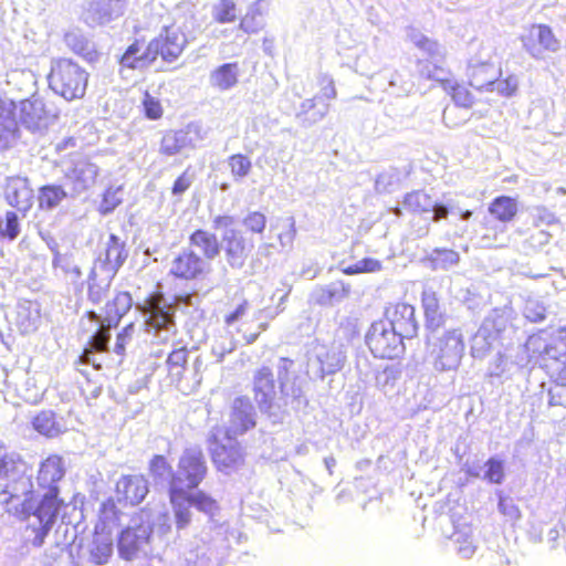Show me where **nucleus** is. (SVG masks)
<instances>
[{"label": "nucleus", "mask_w": 566, "mask_h": 566, "mask_svg": "<svg viewBox=\"0 0 566 566\" xmlns=\"http://www.w3.org/2000/svg\"><path fill=\"white\" fill-rule=\"evenodd\" d=\"M294 360L281 357L276 365L280 392L275 389L274 375L269 367H261L253 377L254 399L273 422H281L287 407L298 411L307 405L303 380L294 370Z\"/></svg>", "instance_id": "1"}, {"label": "nucleus", "mask_w": 566, "mask_h": 566, "mask_svg": "<svg viewBox=\"0 0 566 566\" xmlns=\"http://www.w3.org/2000/svg\"><path fill=\"white\" fill-rule=\"evenodd\" d=\"M516 333L509 317L499 310L488 315L475 334L471 337V355L474 359H484L491 352H496L495 359L489 370L491 376H501L504 371V350L511 345L512 337Z\"/></svg>", "instance_id": "2"}, {"label": "nucleus", "mask_w": 566, "mask_h": 566, "mask_svg": "<svg viewBox=\"0 0 566 566\" xmlns=\"http://www.w3.org/2000/svg\"><path fill=\"white\" fill-rule=\"evenodd\" d=\"M187 43L185 33L178 29L165 28L146 46L138 40L128 45L120 56V67L142 71L148 69L158 56L163 61L171 63L180 56Z\"/></svg>", "instance_id": "3"}, {"label": "nucleus", "mask_w": 566, "mask_h": 566, "mask_svg": "<svg viewBox=\"0 0 566 566\" xmlns=\"http://www.w3.org/2000/svg\"><path fill=\"white\" fill-rule=\"evenodd\" d=\"M133 298L128 292H118L112 301H108L103 307L102 313L94 311L87 312V317L95 323L97 328L91 336L87 346L80 356L83 363L92 364L95 368H101V363L96 360V355L108 350L111 339L109 329L116 327L123 316L132 308Z\"/></svg>", "instance_id": "4"}, {"label": "nucleus", "mask_w": 566, "mask_h": 566, "mask_svg": "<svg viewBox=\"0 0 566 566\" xmlns=\"http://www.w3.org/2000/svg\"><path fill=\"white\" fill-rule=\"evenodd\" d=\"M63 505V500L50 493H36L19 516L28 523V528L34 533L32 544L40 547L52 527L55 525Z\"/></svg>", "instance_id": "5"}, {"label": "nucleus", "mask_w": 566, "mask_h": 566, "mask_svg": "<svg viewBox=\"0 0 566 566\" xmlns=\"http://www.w3.org/2000/svg\"><path fill=\"white\" fill-rule=\"evenodd\" d=\"M143 307L145 332L157 343L169 342L177 333L175 306L163 294H151Z\"/></svg>", "instance_id": "6"}, {"label": "nucleus", "mask_w": 566, "mask_h": 566, "mask_svg": "<svg viewBox=\"0 0 566 566\" xmlns=\"http://www.w3.org/2000/svg\"><path fill=\"white\" fill-rule=\"evenodd\" d=\"M48 80L50 88L55 94L66 101H73L84 96L88 74L72 60L60 59L52 62Z\"/></svg>", "instance_id": "7"}, {"label": "nucleus", "mask_w": 566, "mask_h": 566, "mask_svg": "<svg viewBox=\"0 0 566 566\" xmlns=\"http://www.w3.org/2000/svg\"><path fill=\"white\" fill-rule=\"evenodd\" d=\"M428 344L436 370L449 371L455 370L459 367L465 348L461 329L444 331L439 336L436 333H431L428 336Z\"/></svg>", "instance_id": "8"}, {"label": "nucleus", "mask_w": 566, "mask_h": 566, "mask_svg": "<svg viewBox=\"0 0 566 566\" xmlns=\"http://www.w3.org/2000/svg\"><path fill=\"white\" fill-rule=\"evenodd\" d=\"M153 525L149 515L143 512L132 518L130 523L120 532L117 542L119 556L125 560H133L148 553Z\"/></svg>", "instance_id": "9"}, {"label": "nucleus", "mask_w": 566, "mask_h": 566, "mask_svg": "<svg viewBox=\"0 0 566 566\" xmlns=\"http://www.w3.org/2000/svg\"><path fill=\"white\" fill-rule=\"evenodd\" d=\"M208 465L202 449L199 446L186 448L177 463L172 489L193 491L205 480Z\"/></svg>", "instance_id": "10"}, {"label": "nucleus", "mask_w": 566, "mask_h": 566, "mask_svg": "<svg viewBox=\"0 0 566 566\" xmlns=\"http://www.w3.org/2000/svg\"><path fill=\"white\" fill-rule=\"evenodd\" d=\"M403 337L387 321L374 322L367 334L366 344L373 355L382 359H394L405 352Z\"/></svg>", "instance_id": "11"}, {"label": "nucleus", "mask_w": 566, "mask_h": 566, "mask_svg": "<svg viewBox=\"0 0 566 566\" xmlns=\"http://www.w3.org/2000/svg\"><path fill=\"white\" fill-rule=\"evenodd\" d=\"M31 476L30 473L0 484V504L6 507L8 513L20 516L25 506L29 505L30 500L39 493V491L33 490Z\"/></svg>", "instance_id": "12"}, {"label": "nucleus", "mask_w": 566, "mask_h": 566, "mask_svg": "<svg viewBox=\"0 0 566 566\" xmlns=\"http://www.w3.org/2000/svg\"><path fill=\"white\" fill-rule=\"evenodd\" d=\"M543 347L538 350V367L548 376H555L566 369V326L560 327L549 338L543 334Z\"/></svg>", "instance_id": "13"}, {"label": "nucleus", "mask_w": 566, "mask_h": 566, "mask_svg": "<svg viewBox=\"0 0 566 566\" xmlns=\"http://www.w3.org/2000/svg\"><path fill=\"white\" fill-rule=\"evenodd\" d=\"M346 359L339 346L316 345L307 359V373L316 378L324 379L340 370Z\"/></svg>", "instance_id": "14"}, {"label": "nucleus", "mask_w": 566, "mask_h": 566, "mask_svg": "<svg viewBox=\"0 0 566 566\" xmlns=\"http://www.w3.org/2000/svg\"><path fill=\"white\" fill-rule=\"evenodd\" d=\"M98 167L85 157L78 156L63 169L65 185L71 188L70 196L75 198L92 188L98 176Z\"/></svg>", "instance_id": "15"}, {"label": "nucleus", "mask_w": 566, "mask_h": 566, "mask_svg": "<svg viewBox=\"0 0 566 566\" xmlns=\"http://www.w3.org/2000/svg\"><path fill=\"white\" fill-rule=\"evenodd\" d=\"M207 136L206 130L199 123L191 122L185 128L167 132L160 143V153L174 156L184 149L196 148Z\"/></svg>", "instance_id": "16"}, {"label": "nucleus", "mask_w": 566, "mask_h": 566, "mask_svg": "<svg viewBox=\"0 0 566 566\" xmlns=\"http://www.w3.org/2000/svg\"><path fill=\"white\" fill-rule=\"evenodd\" d=\"M128 258V249L126 242L118 235L112 233L105 242L104 250L93 263V274L103 272L115 277L119 269L124 265Z\"/></svg>", "instance_id": "17"}, {"label": "nucleus", "mask_w": 566, "mask_h": 566, "mask_svg": "<svg viewBox=\"0 0 566 566\" xmlns=\"http://www.w3.org/2000/svg\"><path fill=\"white\" fill-rule=\"evenodd\" d=\"M209 272L210 263L189 247L184 248L172 259L169 268V274L185 281L199 280Z\"/></svg>", "instance_id": "18"}, {"label": "nucleus", "mask_w": 566, "mask_h": 566, "mask_svg": "<svg viewBox=\"0 0 566 566\" xmlns=\"http://www.w3.org/2000/svg\"><path fill=\"white\" fill-rule=\"evenodd\" d=\"M491 60L490 51L483 48L478 54L469 59L467 75L469 84L473 88L478 91L488 90L490 84L494 83V80L499 77L500 69Z\"/></svg>", "instance_id": "19"}, {"label": "nucleus", "mask_w": 566, "mask_h": 566, "mask_svg": "<svg viewBox=\"0 0 566 566\" xmlns=\"http://www.w3.org/2000/svg\"><path fill=\"white\" fill-rule=\"evenodd\" d=\"M252 248L239 230H228L221 234V251L232 270H241L245 265Z\"/></svg>", "instance_id": "20"}, {"label": "nucleus", "mask_w": 566, "mask_h": 566, "mask_svg": "<svg viewBox=\"0 0 566 566\" xmlns=\"http://www.w3.org/2000/svg\"><path fill=\"white\" fill-rule=\"evenodd\" d=\"M256 424V410L249 397H237L231 403L227 436L244 434Z\"/></svg>", "instance_id": "21"}, {"label": "nucleus", "mask_w": 566, "mask_h": 566, "mask_svg": "<svg viewBox=\"0 0 566 566\" xmlns=\"http://www.w3.org/2000/svg\"><path fill=\"white\" fill-rule=\"evenodd\" d=\"M525 51L534 59H543L544 51L557 52L560 48L559 41L552 29L546 24H533L526 35L522 36Z\"/></svg>", "instance_id": "22"}, {"label": "nucleus", "mask_w": 566, "mask_h": 566, "mask_svg": "<svg viewBox=\"0 0 566 566\" xmlns=\"http://www.w3.org/2000/svg\"><path fill=\"white\" fill-rule=\"evenodd\" d=\"M386 319L403 338L417 335L419 324L415 316V307L407 303H397L386 310Z\"/></svg>", "instance_id": "23"}, {"label": "nucleus", "mask_w": 566, "mask_h": 566, "mask_svg": "<svg viewBox=\"0 0 566 566\" xmlns=\"http://www.w3.org/2000/svg\"><path fill=\"white\" fill-rule=\"evenodd\" d=\"M542 344L543 332L528 336L525 344L517 347L515 354H510L509 349L504 350V368H507L509 363L518 368L533 369L538 366V350L544 348Z\"/></svg>", "instance_id": "24"}, {"label": "nucleus", "mask_w": 566, "mask_h": 566, "mask_svg": "<svg viewBox=\"0 0 566 566\" xmlns=\"http://www.w3.org/2000/svg\"><path fill=\"white\" fill-rule=\"evenodd\" d=\"M149 492L148 480L142 474L123 475L116 483V496L119 503L137 505Z\"/></svg>", "instance_id": "25"}, {"label": "nucleus", "mask_w": 566, "mask_h": 566, "mask_svg": "<svg viewBox=\"0 0 566 566\" xmlns=\"http://www.w3.org/2000/svg\"><path fill=\"white\" fill-rule=\"evenodd\" d=\"M20 122L28 130L41 133L50 124V115L41 98L24 99L20 103Z\"/></svg>", "instance_id": "26"}, {"label": "nucleus", "mask_w": 566, "mask_h": 566, "mask_svg": "<svg viewBox=\"0 0 566 566\" xmlns=\"http://www.w3.org/2000/svg\"><path fill=\"white\" fill-rule=\"evenodd\" d=\"M65 469L63 459L59 455L46 458L40 465L38 474L39 492L50 493L54 491L55 495H60L59 481L64 476Z\"/></svg>", "instance_id": "27"}, {"label": "nucleus", "mask_w": 566, "mask_h": 566, "mask_svg": "<svg viewBox=\"0 0 566 566\" xmlns=\"http://www.w3.org/2000/svg\"><path fill=\"white\" fill-rule=\"evenodd\" d=\"M349 293V283L334 281L325 285H317L311 292L310 301L319 306H334L346 300Z\"/></svg>", "instance_id": "28"}, {"label": "nucleus", "mask_w": 566, "mask_h": 566, "mask_svg": "<svg viewBox=\"0 0 566 566\" xmlns=\"http://www.w3.org/2000/svg\"><path fill=\"white\" fill-rule=\"evenodd\" d=\"M6 199L8 203L19 211L27 212L33 203V190L27 178L12 177L6 187Z\"/></svg>", "instance_id": "29"}, {"label": "nucleus", "mask_w": 566, "mask_h": 566, "mask_svg": "<svg viewBox=\"0 0 566 566\" xmlns=\"http://www.w3.org/2000/svg\"><path fill=\"white\" fill-rule=\"evenodd\" d=\"M189 248L199 251L202 254L200 256L210 263L221 252V239L213 232L197 229L189 235Z\"/></svg>", "instance_id": "30"}, {"label": "nucleus", "mask_w": 566, "mask_h": 566, "mask_svg": "<svg viewBox=\"0 0 566 566\" xmlns=\"http://www.w3.org/2000/svg\"><path fill=\"white\" fill-rule=\"evenodd\" d=\"M421 303L426 317V326L431 333H436L444 325L447 318L437 293L431 289L423 290Z\"/></svg>", "instance_id": "31"}, {"label": "nucleus", "mask_w": 566, "mask_h": 566, "mask_svg": "<svg viewBox=\"0 0 566 566\" xmlns=\"http://www.w3.org/2000/svg\"><path fill=\"white\" fill-rule=\"evenodd\" d=\"M328 111L329 104L322 101L319 96H314L301 103L295 117L303 127L308 128L323 120Z\"/></svg>", "instance_id": "32"}, {"label": "nucleus", "mask_w": 566, "mask_h": 566, "mask_svg": "<svg viewBox=\"0 0 566 566\" xmlns=\"http://www.w3.org/2000/svg\"><path fill=\"white\" fill-rule=\"evenodd\" d=\"M212 460L219 471L229 474L243 461L240 447L230 440L229 444H216L212 449Z\"/></svg>", "instance_id": "33"}, {"label": "nucleus", "mask_w": 566, "mask_h": 566, "mask_svg": "<svg viewBox=\"0 0 566 566\" xmlns=\"http://www.w3.org/2000/svg\"><path fill=\"white\" fill-rule=\"evenodd\" d=\"M29 473L28 463L14 451L0 450V484Z\"/></svg>", "instance_id": "34"}, {"label": "nucleus", "mask_w": 566, "mask_h": 566, "mask_svg": "<svg viewBox=\"0 0 566 566\" xmlns=\"http://www.w3.org/2000/svg\"><path fill=\"white\" fill-rule=\"evenodd\" d=\"M240 66L238 62L224 63L209 75V83L212 87L219 91H229L237 86L239 82Z\"/></svg>", "instance_id": "35"}, {"label": "nucleus", "mask_w": 566, "mask_h": 566, "mask_svg": "<svg viewBox=\"0 0 566 566\" xmlns=\"http://www.w3.org/2000/svg\"><path fill=\"white\" fill-rule=\"evenodd\" d=\"M149 474L156 486L167 488L168 494L172 491L175 471L164 455L156 454L149 462Z\"/></svg>", "instance_id": "36"}, {"label": "nucleus", "mask_w": 566, "mask_h": 566, "mask_svg": "<svg viewBox=\"0 0 566 566\" xmlns=\"http://www.w3.org/2000/svg\"><path fill=\"white\" fill-rule=\"evenodd\" d=\"M169 500L177 530L186 528L190 524L192 517L190 510L192 506L188 500V492L172 489L169 494Z\"/></svg>", "instance_id": "37"}, {"label": "nucleus", "mask_w": 566, "mask_h": 566, "mask_svg": "<svg viewBox=\"0 0 566 566\" xmlns=\"http://www.w3.org/2000/svg\"><path fill=\"white\" fill-rule=\"evenodd\" d=\"M460 254L455 250L434 248L426 255L423 262L432 271H449L460 262Z\"/></svg>", "instance_id": "38"}, {"label": "nucleus", "mask_w": 566, "mask_h": 566, "mask_svg": "<svg viewBox=\"0 0 566 566\" xmlns=\"http://www.w3.org/2000/svg\"><path fill=\"white\" fill-rule=\"evenodd\" d=\"M32 426L35 431L48 438L57 437L65 430V426L61 419L52 410H43L39 412L32 420Z\"/></svg>", "instance_id": "39"}, {"label": "nucleus", "mask_w": 566, "mask_h": 566, "mask_svg": "<svg viewBox=\"0 0 566 566\" xmlns=\"http://www.w3.org/2000/svg\"><path fill=\"white\" fill-rule=\"evenodd\" d=\"M113 279L114 276L103 272H96L94 275L93 269H91L87 279L88 301L95 305L102 303L107 296Z\"/></svg>", "instance_id": "40"}, {"label": "nucleus", "mask_w": 566, "mask_h": 566, "mask_svg": "<svg viewBox=\"0 0 566 566\" xmlns=\"http://www.w3.org/2000/svg\"><path fill=\"white\" fill-rule=\"evenodd\" d=\"M190 353L185 346L175 348L167 357L168 373L172 381L178 386H182V378L185 375L186 366L189 363Z\"/></svg>", "instance_id": "41"}, {"label": "nucleus", "mask_w": 566, "mask_h": 566, "mask_svg": "<svg viewBox=\"0 0 566 566\" xmlns=\"http://www.w3.org/2000/svg\"><path fill=\"white\" fill-rule=\"evenodd\" d=\"M69 196L70 193L61 185H44L39 188V207L42 210H53Z\"/></svg>", "instance_id": "42"}, {"label": "nucleus", "mask_w": 566, "mask_h": 566, "mask_svg": "<svg viewBox=\"0 0 566 566\" xmlns=\"http://www.w3.org/2000/svg\"><path fill=\"white\" fill-rule=\"evenodd\" d=\"M19 137V127L10 112L0 111V149L12 147Z\"/></svg>", "instance_id": "43"}, {"label": "nucleus", "mask_w": 566, "mask_h": 566, "mask_svg": "<svg viewBox=\"0 0 566 566\" xmlns=\"http://www.w3.org/2000/svg\"><path fill=\"white\" fill-rule=\"evenodd\" d=\"M264 28V20L259 1L248 7L245 14L241 18L238 29L247 34H255Z\"/></svg>", "instance_id": "44"}, {"label": "nucleus", "mask_w": 566, "mask_h": 566, "mask_svg": "<svg viewBox=\"0 0 566 566\" xmlns=\"http://www.w3.org/2000/svg\"><path fill=\"white\" fill-rule=\"evenodd\" d=\"M188 500L192 507L206 514L211 523L214 522L213 517L219 511V505L212 496L202 490L188 491Z\"/></svg>", "instance_id": "45"}, {"label": "nucleus", "mask_w": 566, "mask_h": 566, "mask_svg": "<svg viewBox=\"0 0 566 566\" xmlns=\"http://www.w3.org/2000/svg\"><path fill=\"white\" fill-rule=\"evenodd\" d=\"M113 554V541L108 535H96L93 538L90 556L91 560L96 565H105L108 563Z\"/></svg>", "instance_id": "46"}, {"label": "nucleus", "mask_w": 566, "mask_h": 566, "mask_svg": "<svg viewBox=\"0 0 566 566\" xmlns=\"http://www.w3.org/2000/svg\"><path fill=\"white\" fill-rule=\"evenodd\" d=\"M490 213L502 222H507L516 214L515 201L510 197H499L489 207Z\"/></svg>", "instance_id": "47"}, {"label": "nucleus", "mask_w": 566, "mask_h": 566, "mask_svg": "<svg viewBox=\"0 0 566 566\" xmlns=\"http://www.w3.org/2000/svg\"><path fill=\"white\" fill-rule=\"evenodd\" d=\"M86 12V22L90 24H102L109 21L112 18L109 0H91Z\"/></svg>", "instance_id": "48"}, {"label": "nucleus", "mask_w": 566, "mask_h": 566, "mask_svg": "<svg viewBox=\"0 0 566 566\" xmlns=\"http://www.w3.org/2000/svg\"><path fill=\"white\" fill-rule=\"evenodd\" d=\"M402 203L405 208L415 212H430L434 207V200L422 190L407 193Z\"/></svg>", "instance_id": "49"}, {"label": "nucleus", "mask_w": 566, "mask_h": 566, "mask_svg": "<svg viewBox=\"0 0 566 566\" xmlns=\"http://www.w3.org/2000/svg\"><path fill=\"white\" fill-rule=\"evenodd\" d=\"M482 480L490 484H502L505 480V462L499 457L489 458L484 463Z\"/></svg>", "instance_id": "50"}, {"label": "nucleus", "mask_w": 566, "mask_h": 566, "mask_svg": "<svg viewBox=\"0 0 566 566\" xmlns=\"http://www.w3.org/2000/svg\"><path fill=\"white\" fill-rule=\"evenodd\" d=\"M19 324L23 333H30L38 328L40 323V310L38 304L27 303L21 305L18 312Z\"/></svg>", "instance_id": "51"}, {"label": "nucleus", "mask_w": 566, "mask_h": 566, "mask_svg": "<svg viewBox=\"0 0 566 566\" xmlns=\"http://www.w3.org/2000/svg\"><path fill=\"white\" fill-rule=\"evenodd\" d=\"M212 19L221 24L232 23L238 18V8L233 0H218L211 9Z\"/></svg>", "instance_id": "52"}, {"label": "nucleus", "mask_w": 566, "mask_h": 566, "mask_svg": "<svg viewBox=\"0 0 566 566\" xmlns=\"http://www.w3.org/2000/svg\"><path fill=\"white\" fill-rule=\"evenodd\" d=\"M442 87L446 92L451 94V97L457 105L468 108L473 104V96L465 86L446 78L442 83Z\"/></svg>", "instance_id": "53"}, {"label": "nucleus", "mask_w": 566, "mask_h": 566, "mask_svg": "<svg viewBox=\"0 0 566 566\" xmlns=\"http://www.w3.org/2000/svg\"><path fill=\"white\" fill-rule=\"evenodd\" d=\"M553 384L548 389L549 405L566 407V369L555 376H549Z\"/></svg>", "instance_id": "54"}, {"label": "nucleus", "mask_w": 566, "mask_h": 566, "mask_svg": "<svg viewBox=\"0 0 566 566\" xmlns=\"http://www.w3.org/2000/svg\"><path fill=\"white\" fill-rule=\"evenodd\" d=\"M228 166L234 181L239 182L249 176L252 169V161L242 154H234L228 158Z\"/></svg>", "instance_id": "55"}, {"label": "nucleus", "mask_w": 566, "mask_h": 566, "mask_svg": "<svg viewBox=\"0 0 566 566\" xmlns=\"http://www.w3.org/2000/svg\"><path fill=\"white\" fill-rule=\"evenodd\" d=\"M453 542L457 544L458 553L463 558H471L476 549V546L473 544L471 528L464 527L463 530H457L453 533Z\"/></svg>", "instance_id": "56"}, {"label": "nucleus", "mask_w": 566, "mask_h": 566, "mask_svg": "<svg viewBox=\"0 0 566 566\" xmlns=\"http://www.w3.org/2000/svg\"><path fill=\"white\" fill-rule=\"evenodd\" d=\"M64 41L66 45L78 55L88 56L92 54L91 42L77 30L67 32L64 36Z\"/></svg>", "instance_id": "57"}, {"label": "nucleus", "mask_w": 566, "mask_h": 566, "mask_svg": "<svg viewBox=\"0 0 566 566\" xmlns=\"http://www.w3.org/2000/svg\"><path fill=\"white\" fill-rule=\"evenodd\" d=\"M52 265L55 270H61L72 283H75L82 276L80 266L74 264L66 255H62L57 251L54 252Z\"/></svg>", "instance_id": "58"}, {"label": "nucleus", "mask_w": 566, "mask_h": 566, "mask_svg": "<svg viewBox=\"0 0 566 566\" xmlns=\"http://www.w3.org/2000/svg\"><path fill=\"white\" fill-rule=\"evenodd\" d=\"M401 370L395 366H387L376 375V386L384 392L391 390L400 378Z\"/></svg>", "instance_id": "59"}, {"label": "nucleus", "mask_w": 566, "mask_h": 566, "mask_svg": "<svg viewBox=\"0 0 566 566\" xmlns=\"http://www.w3.org/2000/svg\"><path fill=\"white\" fill-rule=\"evenodd\" d=\"M123 201V188H108L105 190L98 211L103 216L112 213Z\"/></svg>", "instance_id": "60"}, {"label": "nucleus", "mask_w": 566, "mask_h": 566, "mask_svg": "<svg viewBox=\"0 0 566 566\" xmlns=\"http://www.w3.org/2000/svg\"><path fill=\"white\" fill-rule=\"evenodd\" d=\"M413 82L410 78H403V75L395 72L388 80L386 91L395 96L408 95L413 90Z\"/></svg>", "instance_id": "61"}, {"label": "nucleus", "mask_w": 566, "mask_h": 566, "mask_svg": "<svg viewBox=\"0 0 566 566\" xmlns=\"http://www.w3.org/2000/svg\"><path fill=\"white\" fill-rule=\"evenodd\" d=\"M268 218L263 212L249 211L242 219V224L248 232L262 235L265 231Z\"/></svg>", "instance_id": "62"}, {"label": "nucleus", "mask_w": 566, "mask_h": 566, "mask_svg": "<svg viewBox=\"0 0 566 566\" xmlns=\"http://www.w3.org/2000/svg\"><path fill=\"white\" fill-rule=\"evenodd\" d=\"M400 171L395 168L390 167L387 170H384L381 174L378 175L375 181V188L377 192H390L394 188V186L398 185L400 181Z\"/></svg>", "instance_id": "63"}, {"label": "nucleus", "mask_w": 566, "mask_h": 566, "mask_svg": "<svg viewBox=\"0 0 566 566\" xmlns=\"http://www.w3.org/2000/svg\"><path fill=\"white\" fill-rule=\"evenodd\" d=\"M20 233V223L18 214L13 211H7L4 219L0 220V237L13 241Z\"/></svg>", "instance_id": "64"}]
</instances>
